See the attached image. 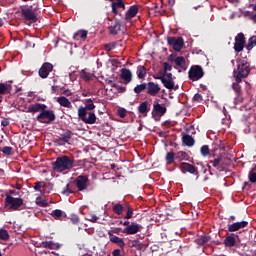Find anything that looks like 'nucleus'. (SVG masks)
<instances>
[{
	"instance_id": "nucleus-1",
	"label": "nucleus",
	"mask_w": 256,
	"mask_h": 256,
	"mask_svg": "<svg viewBox=\"0 0 256 256\" xmlns=\"http://www.w3.org/2000/svg\"><path fill=\"white\" fill-rule=\"evenodd\" d=\"M75 167V158H71L67 155L56 158V161L52 163V169L58 173L63 171H69Z\"/></svg>"
},
{
	"instance_id": "nucleus-2",
	"label": "nucleus",
	"mask_w": 256,
	"mask_h": 256,
	"mask_svg": "<svg viewBox=\"0 0 256 256\" xmlns=\"http://www.w3.org/2000/svg\"><path fill=\"white\" fill-rule=\"evenodd\" d=\"M251 73V67L247 60H240L237 65V69L233 71V77L237 83H242L243 79H247Z\"/></svg>"
},
{
	"instance_id": "nucleus-3",
	"label": "nucleus",
	"mask_w": 256,
	"mask_h": 256,
	"mask_svg": "<svg viewBox=\"0 0 256 256\" xmlns=\"http://www.w3.org/2000/svg\"><path fill=\"white\" fill-rule=\"evenodd\" d=\"M4 207L7 211H20L23 207V198H15L11 194H6Z\"/></svg>"
},
{
	"instance_id": "nucleus-4",
	"label": "nucleus",
	"mask_w": 256,
	"mask_h": 256,
	"mask_svg": "<svg viewBox=\"0 0 256 256\" xmlns=\"http://www.w3.org/2000/svg\"><path fill=\"white\" fill-rule=\"evenodd\" d=\"M112 211L115 213V215H123V211H126V215L122 217V219H133V207L129 204H121L116 203L112 205Z\"/></svg>"
},
{
	"instance_id": "nucleus-5",
	"label": "nucleus",
	"mask_w": 256,
	"mask_h": 256,
	"mask_svg": "<svg viewBox=\"0 0 256 256\" xmlns=\"http://www.w3.org/2000/svg\"><path fill=\"white\" fill-rule=\"evenodd\" d=\"M36 119L39 123H44L46 125H49L53 123V121H55L56 119L55 112H53V110L44 109L39 113Z\"/></svg>"
},
{
	"instance_id": "nucleus-6",
	"label": "nucleus",
	"mask_w": 256,
	"mask_h": 256,
	"mask_svg": "<svg viewBox=\"0 0 256 256\" xmlns=\"http://www.w3.org/2000/svg\"><path fill=\"white\" fill-rule=\"evenodd\" d=\"M205 77V72L203 71V67L200 65H193L190 67L188 71V79L190 81H199Z\"/></svg>"
},
{
	"instance_id": "nucleus-7",
	"label": "nucleus",
	"mask_w": 256,
	"mask_h": 256,
	"mask_svg": "<svg viewBox=\"0 0 256 256\" xmlns=\"http://www.w3.org/2000/svg\"><path fill=\"white\" fill-rule=\"evenodd\" d=\"M78 117L86 123V125H93L97 121V116H95V112H87L85 109H78Z\"/></svg>"
},
{
	"instance_id": "nucleus-8",
	"label": "nucleus",
	"mask_w": 256,
	"mask_h": 256,
	"mask_svg": "<svg viewBox=\"0 0 256 256\" xmlns=\"http://www.w3.org/2000/svg\"><path fill=\"white\" fill-rule=\"evenodd\" d=\"M167 43L170 47L174 49V51H181L183 49V46L185 45V41L183 40V37H167Z\"/></svg>"
},
{
	"instance_id": "nucleus-9",
	"label": "nucleus",
	"mask_w": 256,
	"mask_h": 256,
	"mask_svg": "<svg viewBox=\"0 0 256 256\" xmlns=\"http://www.w3.org/2000/svg\"><path fill=\"white\" fill-rule=\"evenodd\" d=\"M20 13L25 21L37 23V14H35V11H33V6H30L29 8H22Z\"/></svg>"
},
{
	"instance_id": "nucleus-10",
	"label": "nucleus",
	"mask_w": 256,
	"mask_h": 256,
	"mask_svg": "<svg viewBox=\"0 0 256 256\" xmlns=\"http://www.w3.org/2000/svg\"><path fill=\"white\" fill-rule=\"evenodd\" d=\"M179 168L184 175L185 173H190V175H195L196 177H199V169L193 164L181 162L179 164Z\"/></svg>"
},
{
	"instance_id": "nucleus-11",
	"label": "nucleus",
	"mask_w": 256,
	"mask_h": 256,
	"mask_svg": "<svg viewBox=\"0 0 256 256\" xmlns=\"http://www.w3.org/2000/svg\"><path fill=\"white\" fill-rule=\"evenodd\" d=\"M210 165H212L219 173H223L225 169H227V164L223 162V154L218 155L216 158L210 161Z\"/></svg>"
},
{
	"instance_id": "nucleus-12",
	"label": "nucleus",
	"mask_w": 256,
	"mask_h": 256,
	"mask_svg": "<svg viewBox=\"0 0 256 256\" xmlns=\"http://www.w3.org/2000/svg\"><path fill=\"white\" fill-rule=\"evenodd\" d=\"M166 113H167V107H165L159 103H156L153 105L152 117L156 121H157V119H161V117H163V115H165Z\"/></svg>"
},
{
	"instance_id": "nucleus-13",
	"label": "nucleus",
	"mask_w": 256,
	"mask_h": 256,
	"mask_svg": "<svg viewBox=\"0 0 256 256\" xmlns=\"http://www.w3.org/2000/svg\"><path fill=\"white\" fill-rule=\"evenodd\" d=\"M111 23L108 26V31L110 35H119L121 33V29L123 28V24L119 20H111Z\"/></svg>"
},
{
	"instance_id": "nucleus-14",
	"label": "nucleus",
	"mask_w": 256,
	"mask_h": 256,
	"mask_svg": "<svg viewBox=\"0 0 256 256\" xmlns=\"http://www.w3.org/2000/svg\"><path fill=\"white\" fill-rule=\"evenodd\" d=\"M243 49H245V35L243 33H238L235 37L234 51H236V53H241Z\"/></svg>"
},
{
	"instance_id": "nucleus-15",
	"label": "nucleus",
	"mask_w": 256,
	"mask_h": 256,
	"mask_svg": "<svg viewBox=\"0 0 256 256\" xmlns=\"http://www.w3.org/2000/svg\"><path fill=\"white\" fill-rule=\"evenodd\" d=\"M143 229V226L141 224L131 222L130 226L125 227L122 231L125 235H137Z\"/></svg>"
},
{
	"instance_id": "nucleus-16",
	"label": "nucleus",
	"mask_w": 256,
	"mask_h": 256,
	"mask_svg": "<svg viewBox=\"0 0 256 256\" xmlns=\"http://www.w3.org/2000/svg\"><path fill=\"white\" fill-rule=\"evenodd\" d=\"M51 71H53V64L46 62L40 67L38 75L41 79H47Z\"/></svg>"
},
{
	"instance_id": "nucleus-17",
	"label": "nucleus",
	"mask_w": 256,
	"mask_h": 256,
	"mask_svg": "<svg viewBox=\"0 0 256 256\" xmlns=\"http://www.w3.org/2000/svg\"><path fill=\"white\" fill-rule=\"evenodd\" d=\"M161 91V87L159 84L155 82H148L146 84V92L151 97H156V95H159V92Z\"/></svg>"
},
{
	"instance_id": "nucleus-18",
	"label": "nucleus",
	"mask_w": 256,
	"mask_h": 256,
	"mask_svg": "<svg viewBox=\"0 0 256 256\" xmlns=\"http://www.w3.org/2000/svg\"><path fill=\"white\" fill-rule=\"evenodd\" d=\"M120 79H122L124 85H129L133 81V73L127 68H122L120 70Z\"/></svg>"
},
{
	"instance_id": "nucleus-19",
	"label": "nucleus",
	"mask_w": 256,
	"mask_h": 256,
	"mask_svg": "<svg viewBox=\"0 0 256 256\" xmlns=\"http://www.w3.org/2000/svg\"><path fill=\"white\" fill-rule=\"evenodd\" d=\"M78 191H85L87 189V183H89V177L80 175L75 180Z\"/></svg>"
},
{
	"instance_id": "nucleus-20",
	"label": "nucleus",
	"mask_w": 256,
	"mask_h": 256,
	"mask_svg": "<svg viewBox=\"0 0 256 256\" xmlns=\"http://www.w3.org/2000/svg\"><path fill=\"white\" fill-rule=\"evenodd\" d=\"M249 226L248 221H240V222H234L233 224L228 225V231L229 233H235V231H239L240 229H245V227Z\"/></svg>"
},
{
	"instance_id": "nucleus-21",
	"label": "nucleus",
	"mask_w": 256,
	"mask_h": 256,
	"mask_svg": "<svg viewBox=\"0 0 256 256\" xmlns=\"http://www.w3.org/2000/svg\"><path fill=\"white\" fill-rule=\"evenodd\" d=\"M153 78L158 81H161V83L166 89H169L170 91H172V89H175V82L173 80H169L165 78V76H159V75H154Z\"/></svg>"
},
{
	"instance_id": "nucleus-22",
	"label": "nucleus",
	"mask_w": 256,
	"mask_h": 256,
	"mask_svg": "<svg viewBox=\"0 0 256 256\" xmlns=\"http://www.w3.org/2000/svg\"><path fill=\"white\" fill-rule=\"evenodd\" d=\"M237 239H239V235L231 233L226 236L223 243L225 247H237Z\"/></svg>"
},
{
	"instance_id": "nucleus-23",
	"label": "nucleus",
	"mask_w": 256,
	"mask_h": 256,
	"mask_svg": "<svg viewBox=\"0 0 256 256\" xmlns=\"http://www.w3.org/2000/svg\"><path fill=\"white\" fill-rule=\"evenodd\" d=\"M137 13H139V6L137 5L130 6L128 11L125 14V21H131L133 17H137Z\"/></svg>"
},
{
	"instance_id": "nucleus-24",
	"label": "nucleus",
	"mask_w": 256,
	"mask_h": 256,
	"mask_svg": "<svg viewBox=\"0 0 256 256\" xmlns=\"http://www.w3.org/2000/svg\"><path fill=\"white\" fill-rule=\"evenodd\" d=\"M108 235L111 243H115V245L119 246L120 249H125V240H123V238H120L111 232H109Z\"/></svg>"
},
{
	"instance_id": "nucleus-25",
	"label": "nucleus",
	"mask_w": 256,
	"mask_h": 256,
	"mask_svg": "<svg viewBox=\"0 0 256 256\" xmlns=\"http://www.w3.org/2000/svg\"><path fill=\"white\" fill-rule=\"evenodd\" d=\"M239 83L241 82H234L232 84V89L237 95V97L235 98L236 103H243V97H241V95H243V92L241 91V85H239Z\"/></svg>"
},
{
	"instance_id": "nucleus-26",
	"label": "nucleus",
	"mask_w": 256,
	"mask_h": 256,
	"mask_svg": "<svg viewBox=\"0 0 256 256\" xmlns=\"http://www.w3.org/2000/svg\"><path fill=\"white\" fill-rule=\"evenodd\" d=\"M149 111H151V105L147 101L140 103L138 106V113L143 115V117H147V113H149Z\"/></svg>"
},
{
	"instance_id": "nucleus-27",
	"label": "nucleus",
	"mask_w": 256,
	"mask_h": 256,
	"mask_svg": "<svg viewBox=\"0 0 256 256\" xmlns=\"http://www.w3.org/2000/svg\"><path fill=\"white\" fill-rule=\"evenodd\" d=\"M47 109V105L41 103H35L29 106L27 113H39V111H44Z\"/></svg>"
},
{
	"instance_id": "nucleus-28",
	"label": "nucleus",
	"mask_w": 256,
	"mask_h": 256,
	"mask_svg": "<svg viewBox=\"0 0 256 256\" xmlns=\"http://www.w3.org/2000/svg\"><path fill=\"white\" fill-rule=\"evenodd\" d=\"M87 35H89L87 30H78L74 33L73 39L74 41H85L87 39Z\"/></svg>"
},
{
	"instance_id": "nucleus-29",
	"label": "nucleus",
	"mask_w": 256,
	"mask_h": 256,
	"mask_svg": "<svg viewBox=\"0 0 256 256\" xmlns=\"http://www.w3.org/2000/svg\"><path fill=\"white\" fill-rule=\"evenodd\" d=\"M182 143L186 147H193V145H195V139L193 138V136H191L189 134H183L182 135Z\"/></svg>"
},
{
	"instance_id": "nucleus-30",
	"label": "nucleus",
	"mask_w": 256,
	"mask_h": 256,
	"mask_svg": "<svg viewBox=\"0 0 256 256\" xmlns=\"http://www.w3.org/2000/svg\"><path fill=\"white\" fill-rule=\"evenodd\" d=\"M174 63L177 67H180L183 71H187V62L185 61V57L178 56L174 60Z\"/></svg>"
},
{
	"instance_id": "nucleus-31",
	"label": "nucleus",
	"mask_w": 256,
	"mask_h": 256,
	"mask_svg": "<svg viewBox=\"0 0 256 256\" xmlns=\"http://www.w3.org/2000/svg\"><path fill=\"white\" fill-rule=\"evenodd\" d=\"M57 103H59L61 107H66L67 109H71L73 107V105L71 104V101H69V99L65 96L58 97Z\"/></svg>"
},
{
	"instance_id": "nucleus-32",
	"label": "nucleus",
	"mask_w": 256,
	"mask_h": 256,
	"mask_svg": "<svg viewBox=\"0 0 256 256\" xmlns=\"http://www.w3.org/2000/svg\"><path fill=\"white\" fill-rule=\"evenodd\" d=\"M13 91V86L9 83H0V95H7Z\"/></svg>"
},
{
	"instance_id": "nucleus-33",
	"label": "nucleus",
	"mask_w": 256,
	"mask_h": 256,
	"mask_svg": "<svg viewBox=\"0 0 256 256\" xmlns=\"http://www.w3.org/2000/svg\"><path fill=\"white\" fill-rule=\"evenodd\" d=\"M73 138V133L71 130H66L64 133L60 135V141L65 145V143H69L71 139Z\"/></svg>"
},
{
	"instance_id": "nucleus-34",
	"label": "nucleus",
	"mask_w": 256,
	"mask_h": 256,
	"mask_svg": "<svg viewBox=\"0 0 256 256\" xmlns=\"http://www.w3.org/2000/svg\"><path fill=\"white\" fill-rule=\"evenodd\" d=\"M138 79H145L147 77V68L143 65H139L136 70Z\"/></svg>"
},
{
	"instance_id": "nucleus-35",
	"label": "nucleus",
	"mask_w": 256,
	"mask_h": 256,
	"mask_svg": "<svg viewBox=\"0 0 256 256\" xmlns=\"http://www.w3.org/2000/svg\"><path fill=\"white\" fill-rule=\"evenodd\" d=\"M42 245L45 249H55V250L61 249V244L55 243L53 241H45L42 243Z\"/></svg>"
},
{
	"instance_id": "nucleus-36",
	"label": "nucleus",
	"mask_w": 256,
	"mask_h": 256,
	"mask_svg": "<svg viewBox=\"0 0 256 256\" xmlns=\"http://www.w3.org/2000/svg\"><path fill=\"white\" fill-rule=\"evenodd\" d=\"M175 159L179 163H181V161H189V154L185 151H179L175 154Z\"/></svg>"
},
{
	"instance_id": "nucleus-37",
	"label": "nucleus",
	"mask_w": 256,
	"mask_h": 256,
	"mask_svg": "<svg viewBox=\"0 0 256 256\" xmlns=\"http://www.w3.org/2000/svg\"><path fill=\"white\" fill-rule=\"evenodd\" d=\"M79 109H85V111H93L95 109V104L91 98L86 99L85 107L81 106Z\"/></svg>"
},
{
	"instance_id": "nucleus-38",
	"label": "nucleus",
	"mask_w": 256,
	"mask_h": 256,
	"mask_svg": "<svg viewBox=\"0 0 256 256\" xmlns=\"http://www.w3.org/2000/svg\"><path fill=\"white\" fill-rule=\"evenodd\" d=\"M0 152L3 153V155H5L6 157H10L15 153L13 151V147L11 146L0 147Z\"/></svg>"
},
{
	"instance_id": "nucleus-39",
	"label": "nucleus",
	"mask_w": 256,
	"mask_h": 256,
	"mask_svg": "<svg viewBox=\"0 0 256 256\" xmlns=\"http://www.w3.org/2000/svg\"><path fill=\"white\" fill-rule=\"evenodd\" d=\"M80 77H81V79H83V81L87 82V81H91V78L95 77V74H91V73H89L85 70H81L80 71Z\"/></svg>"
},
{
	"instance_id": "nucleus-40",
	"label": "nucleus",
	"mask_w": 256,
	"mask_h": 256,
	"mask_svg": "<svg viewBox=\"0 0 256 256\" xmlns=\"http://www.w3.org/2000/svg\"><path fill=\"white\" fill-rule=\"evenodd\" d=\"M145 89L147 90V83H142L139 85H136L134 88V93H136V95H139L141 93H143V91H145Z\"/></svg>"
},
{
	"instance_id": "nucleus-41",
	"label": "nucleus",
	"mask_w": 256,
	"mask_h": 256,
	"mask_svg": "<svg viewBox=\"0 0 256 256\" xmlns=\"http://www.w3.org/2000/svg\"><path fill=\"white\" fill-rule=\"evenodd\" d=\"M209 241H211V236H201L196 240V243H198V245H206Z\"/></svg>"
},
{
	"instance_id": "nucleus-42",
	"label": "nucleus",
	"mask_w": 256,
	"mask_h": 256,
	"mask_svg": "<svg viewBox=\"0 0 256 256\" xmlns=\"http://www.w3.org/2000/svg\"><path fill=\"white\" fill-rule=\"evenodd\" d=\"M111 7H112V9H114V11H115V7L118 9L125 10V3L123 2V0H117V2L111 3Z\"/></svg>"
},
{
	"instance_id": "nucleus-43",
	"label": "nucleus",
	"mask_w": 256,
	"mask_h": 256,
	"mask_svg": "<svg viewBox=\"0 0 256 256\" xmlns=\"http://www.w3.org/2000/svg\"><path fill=\"white\" fill-rule=\"evenodd\" d=\"M255 45H256V36H252L251 38H249L248 44L246 45L247 51H251V49H253Z\"/></svg>"
},
{
	"instance_id": "nucleus-44",
	"label": "nucleus",
	"mask_w": 256,
	"mask_h": 256,
	"mask_svg": "<svg viewBox=\"0 0 256 256\" xmlns=\"http://www.w3.org/2000/svg\"><path fill=\"white\" fill-rule=\"evenodd\" d=\"M175 153L173 152H168L166 154V161H167V165H171L173 163H175Z\"/></svg>"
},
{
	"instance_id": "nucleus-45",
	"label": "nucleus",
	"mask_w": 256,
	"mask_h": 256,
	"mask_svg": "<svg viewBox=\"0 0 256 256\" xmlns=\"http://www.w3.org/2000/svg\"><path fill=\"white\" fill-rule=\"evenodd\" d=\"M72 193H75V191H73L71 189V184L68 183L62 190V195H66V197H69V195H71Z\"/></svg>"
},
{
	"instance_id": "nucleus-46",
	"label": "nucleus",
	"mask_w": 256,
	"mask_h": 256,
	"mask_svg": "<svg viewBox=\"0 0 256 256\" xmlns=\"http://www.w3.org/2000/svg\"><path fill=\"white\" fill-rule=\"evenodd\" d=\"M0 239L1 241H9V232L6 229H0Z\"/></svg>"
},
{
	"instance_id": "nucleus-47",
	"label": "nucleus",
	"mask_w": 256,
	"mask_h": 256,
	"mask_svg": "<svg viewBox=\"0 0 256 256\" xmlns=\"http://www.w3.org/2000/svg\"><path fill=\"white\" fill-rule=\"evenodd\" d=\"M116 47H117V42H110L104 45V49L108 53L113 51V49H115Z\"/></svg>"
},
{
	"instance_id": "nucleus-48",
	"label": "nucleus",
	"mask_w": 256,
	"mask_h": 256,
	"mask_svg": "<svg viewBox=\"0 0 256 256\" xmlns=\"http://www.w3.org/2000/svg\"><path fill=\"white\" fill-rule=\"evenodd\" d=\"M51 217H54V219H59L60 217H63V211L60 209H55L52 213H51Z\"/></svg>"
},
{
	"instance_id": "nucleus-49",
	"label": "nucleus",
	"mask_w": 256,
	"mask_h": 256,
	"mask_svg": "<svg viewBox=\"0 0 256 256\" xmlns=\"http://www.w3.org/2000/svg\"><path fill=\"white\" fill-rule=\"evenodd\" d=\"M200 153L203 157H207L209 156V146L208 145H203L201 148H200Z\"/></svg>"
},
{
	"instance_id": "nucleus-50",
	"label": "nucleus",
	"mask_w": 256,
	"mask_h": 256,
	"mask_svg": "<svg viewBox=\"0 0 256 256\" xmlns=\"http://www.w3.org/2000/svg\"><path fill=\"white\" fill-rule=\"evenodd\" d=\"M255 168H253L250 172H249V181L250 183H256V173L254 172Z\"/></svg>"
},
{
	"instance_id": "nucleus-51",
	"label": "nucleus",
	"mask_w": 256,
	"mask_h": 256,
	"mask_svg": "<svg viewBox=\"0 0 256 256\" xmlns=\"http://www.w3.org/2000/svg\"><path fill=\"white\" fill-rule=\"evenodd\" d=\"M113 85V89H117L118 93H125V91H127V87L125 86H119L117 84H112Z\"/></svg>"
},
{
	"instance_id": "nucleus-52",
	"label": "nucleus",
	"mask_w": 256,
	"mask_h": 256,
	"mask_svg": "<svg viewBox=\"0 0 256 256\" xmlns=\"http://www.w3.org/2000/svg\"><path fill=\"white\" fill-rule=\"evenodd\" d=\"M167 77L168 80L173 81V74L171 72H159V77Z\"/></svg>"
},
{
	"instance_id": "nucleus-53",
	"label": "nucleus",
	"mask_w": 256,
	"mask_h": 256,
	"mask_svg": "<svg viewBox=\"0 0 256 256\" xmlns=\"http://www.w3.org/2000/svg\"><path fill=\"white\" fill-rule=\"evenodd\" d=\"M163 69H164L163 73H168V71L173 70V66H171L168 62H164Z\"/></svg>"
},
{
	"instance_id": "nucleus-54",
	"label": "nucleus",
	"mask_w": 256,
	"mask_h": 256,
	"mask_svg": "<svg viewBox=\"0 0 256 256\" xmlns=\"http://www.w3.org/2000/svg\"><path fill=\"white\" fill-rule=\"evenodd\" d=\"M193 101L196 103H201L203 101V96L199 93H196L193 97Z\"/></svg>"
},
{
	"instance_id": "nucleus-55",
	"label": "nucleus",
	"mask_w": 256,
	"mask_h": 256,
	"mask_svg": "<svg viewBox=\"0 0 256 256\" xmlns=\"http://www.w3.org/2000/svg\"><path fill=\"white\" fill-rule=\"evenodd\" d=\"M36 203L39 207H47L49 205L46 200H40L39 198L36 199Z\"/></svg>"
},
{
	"instance_id": "nucleus-56",
	"label": "nucleus",
	"mask_w": 256,
	"mask_h": 256,
	"mask_svg": "<svg viewBox=\"0 0 256 256\" xmlns=\"http://www.w3.org/2000/svg\"><path fill=\"white\" fill-rule=\"evenodd\" d=\"M70 221H71L74 225H78V223H79V216H77V215L71 216Z\"/></svg>"
},
{
	"instance_id": "nucleus-57",
	"label": "nucleus",
	"mask_w": 256,
	"mask_h": 256,
	"mask_svg": "<svg viewBox=\"0 0 256 256\" xmlns=\"http://www.w3.org/2000/svg\"><path fill=\"white\" fill-rule=\"evenodd\" d=\"M119 225H123L124 227H130L131 226V222L129 221V219H126V221H120Z\"/></svg>"
},
{
	"instance_id": "nucleus-58",
	"label": "nucleus",
	"mask_w": 256,
	"mask_h": 256,
	"mask_svg": "<svg viewBox=\"0 0 256 256\" xmlns=\"http://www.w3.org/2000/svg\"><path fill=\"white\" fill-rule=\"evenodd\" d=\"M9 118H4L2 121H1V125L2 127H9Z\"/></svg>"
},
{
	"instance_id": "nucleus-59",
	"label": "nucleus",
	"mask_w": 256,
	"mask_h": 256,
	"mask_svg": "<svg viewBox=\"0 0 256 256\" xmlns=\"http://www.w3.org/2000/svg\"><path fill=\"white\" fill-rule=\"evenodd\" d=\"M41 187H43L41 182H36L34 186V191H41Z\"/></svg>"
},
{
	"instance_id": "nucleus-60",
	"label": "nucleus",
	"mask_w": 256,
	"mask_h": 256,
	"mask_svg": "<svg viewBox=\"0 0 256 256\" xmlns=\"http://www.w3.org/2000/svg\"><path fill=\"white\" fill-rule=\"evenodd\" d=\"M98 220L99 217H97L96 215H92L90 216V218H88V221H91V223H97Z\"/></svg>"
},
{
	"instance_id": "nucleus-61",
	"label": "nucleus",
	"mask_w": 256,
	"mask_h": 256,
	"mask_svg": "<svg viewBox=\"0 0 256 256\" xmlns=\"http://www.w3.org/2000/svg\"><path fill=\"white\" fill-rule=\"evenodd\" d=\"M62 95H65V97H71L73 95V92L71 90L66 89L62 92Z\"/></svg>"
},
{
	"instance_id": "nucleus-62",
	"label": "nucleus",
	"mask_w": 256,
	"mask_h": 256,
	"mask_svg": "<svg viewBox=\"0 0 256 256\" xmlns=\"http://www.w3.org/2000/svg\"><path fill=\"white\" fill-rule=\"evenodd\" d=\"M112 256H123V255L121 254L120 249H115L112 251Z\"/></svg>"
},
{
	"instance_id": "nucleus-63",
	"label": "nucleus",
	"mask_w": 256,
	"mask_h": 256,
	"mask_svg": "<svg viewBox=\"0 0 256 256\" xmlns=\"http://www.w3.org/2000/svg\"><path fill=\"white\" fill-rule=\"evenodd\" d=\"M253 11H256V3L253 6ZM251 21H253V23H256V13L252 16H250Z\"/></svg>"
},
{
	"instance_id": "nucleus-64",
	"label": "nucleus",
	"mask_w": 256,
	"mask_h": 256,
	"mask_svg": "<svg viewBox=\"0 0 256 256\" xmlns=\"http://www.w3.org/2000/svg\"><path fill=\"white\" fill-rule=\"evenodd\" d=\"M118 115L121 117V119H125V110H119Z\"/></svg>"
}]
</instances>
